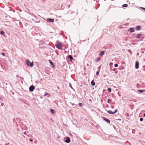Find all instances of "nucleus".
<instances>
[{
  "label": "nucleus",
  "instance_id": "obj_8",
  "mask_svg": "<svg viewBox=\"0 0 145 145\" xmlns=\"http://www.w3.org/2000/svg\"><path fill=\"white\" fill-rule=\"evenodd\" d=\"M129 31L130 32H133L135 31V28L134 27L131 28L129 29Z\"/></svg>",
  "mask_w": 145,
  "mask_h": 145
},
{
  "label": "nucleus",
  "instance_id": "obj_24",
  "mask_svg": "<svg viewBox=\"0 0 145 145\" xmlns=\"http://www.w3.org/2000/svg\"><path fill=\"white\" fill-rule=\"evenodd\" d=\"M78 105L81 106H82V104L81 103H78Z\"/></svg>",
  "mask_w": 145,
  "mask_h": 145
},
{
  "label": "nucleus",
  "instance_id": "obj_30",
  "mask_svg": "<svg viewBox=\"0 0 145 145\" xmlns=\"http://www.w3.org/2000/svg\"><path fill=\"white\" fill-rule=\"evenodd\" d=\"M140 121H143V119L142 118H140Z\"/></svg>",
  "mask_w": 145,
  "mask_h": 145
},
{
  "label": "nucleus",
  "instance_id": "obj_2",
  "mask_svg": "<svg viewBox=\"0 0 145 145\" xmlns=\"http://www.w3.org/2000/svg\"><path fill=\"white\" fill-rule=\"evenodd\" d=\"M35 89V86L33 85L30 86L29 88V90L30 92L33 91Z\"/></svg>",
  "mask_w": 145,
  "mask_h": 145
},
{
  "label": "nucleus",
  "instance_id": "obj_32",
  "mask_svg": "<svg viewBox=\"0 0 145 145\" xmlns=\"http://www.w3.org/2000/svg\"><path fill=\"white\" fill-rule=\"evenodd\" d=\"M140 8L145 11V8L144 7H140Z\"/></svg>",
  "mask_w": 145,
  "mask_h": 145
},
{
  "label": "nucleus",
  "instance_id": "obj_26",
  "mask_svg": "<svg viewBox=\"0 0 145 145\" xmlns=\"http://www.w3.org/2000/svg\"><path fill=\"white\" fill-rule=\"evenodd\" d=\"M118 111V110L117 109H116L114 111V112H113L114 114L116 113Z\"/></svg>",
  "mask_w": 145,
  "mask_h": 145
},
{
  "label": "nucleus",
  "instance_id": "obj_21",
  "mask_svg": "<svg viewBox=\"0 0 145 145\" xmlns=\"http://www.w3.org/2000/svg\"><path fill=\"white\" fill-rule=\"evenodd\" d=\"M0 33L2 35H4L5 34V32L3 31H0Z\"/></svg>",
  "mask_w": 145,
  "mask_h": 145
},
{
  "label": "nucleus",
  "instance_id": "obj_34",
  "mask_svg": "<svg viewBox=\"0 0 145 145\" xmlns=\"http://www.w3.org/2000/svg\"><path fill=\"white\" fill-rule=\"evenodd\" d=\"M28 133L27 132H26V131L24 133V134H25V135H26V133Z\"/></svg>",
  "mask_w": 145,
  "mask_h": 145
},
{
  "label": "nucleus",
  "instance_id": "obj_27",
  "mask_svg": "<svg viewBox=\"0 0 145 145\" xmlns=\"http://www.w3.org/2000/svg\"><path fill=\"white\" fill-rule=\"evenodd\" d=\"M1 54L3 56H5V54L3 52H2Z\"/></svg>",
  "mask_w": 145,
  "mask_h": 145
},
{
  "label": "nucleus",
  "instance_id": "obj_19",
  "mask_svg": "<svg viewBox=\"0 0 145 145\" xmlns=\"http://www.w3.org/2000/svg\"><path fill=\"white\" fill-rule=\"evenodd\" d=\"M50 111L51 113H55V110L53 109H50Z\"/></svg>",
  "mask_w": 145,
  "mask_h": 145
},
{
  "label": "nucleus",
  "instance_id": "obj_3",
  "mask_svg": "<svg viewBox=\"0 0 145 145\" xmlns=\"http://www.w3.org/2000/svg\"><path fill=\"white\" fill-rule=\"evenodd\" d=\"M55 45L56 47L59 50H61L62 49L63 45H58L55 44Z\"/></svg>",
  "mask_w": 145,
  "mask_h": 145
},
{
  "label": "nucleus",
  "instance_id": "obj_12",
  "mask_svg": "<svg viewBox=\"0 0 145 145\" xmlns=\"http://www.w3.org/2000/svg\"><path fill=\"white\" fill-rule=\"evenodd\" d=\"M137 91L139 92L142 93L145 91V89L138 90Z\"/></svg>",
  "mask_w": 145,
  "mask_h": 145
},
{
  "label": "nucleus",
  "instance_id": "obj_10",
  "mask_svg": "<svg viewBox=\"0 0 145 145\" xmlns=\"http://www.w3.org/2000/svg\"><path fill=\"white\" fill-rule=\"evenodd\" d=\"M105 51H102L99 54L100 56H102L104 54Z\"/></svg>",
  "mask_w": 145,
  "mask_h": 145
},
{
  "label": "nucleus",
  "instance_id": "obj_40",
  "mask_svg": "<svg viewBox=\"0 0 145 145\" xmlns=\"http://www.w3.org/2000/svg\"><path fill=\"white\" fill-rule=\"evenodd\" d=\"M105 76H106V75H105H105H104V76H104V77H105Z\"/></svg>",
  "mask_w": 145,
  "mask_h": 145
},
{
  "label": "nucleus",
  "instance_id": "obj_4",
  "mask_svg": "<svg viewBox=\"0 0 145 145\" xmlns=\"http://www.w3.org/2000/svg\"><path fill=\"white\" fill-rule=\"evenodd\" d=\"M65 142L67 143H69L70 142V139L69 137H67L65 141Z\"/></svg>",
  "mask_w": 145,
  "mask_h": 145
},
{
  "label": "nucleus",
  "instance_id": "obj_28",
  "mask_svg": "<svg viewBox=\"0 0 145 145\" xmlns=\"http://www.w3.org/2000/svg\"><path fill=\"white\" fill-rule=\"evenodd\" d=\"M114 66H115V67H118V65L117 64H114Z\"/></svg>",
  "mask_w": 145,
  "mask_h": 145
},
{
  "label": "nucleus",
  "instance_id": "obj_31",
  "mask_svg": "<svg viewBox=\"0 0 145 145\" xmlns=\"http://www.w3.org/2000/svg\"><path fill=\"white\" fill-rule=\"evenodd\" d=\"M0 101H3V98L1 97H0Z\"/></svg>",
  "mask_w": 145,
  "mask_h": 145
},
{
  "label": "nucleus",
  "instance_id": "obj_5",
  "mask_svg": "<svg viewBox=\"0 0 145 145\" xmlns=\"http://www.w3.org/2000/svg\"><path fill=\"white\" fill-rule=\"evenodd\" d=\"M103 120L104 121H105L106 122H107L108 123H110V121L108 119L104 117H103Z\"/></svg>",
  "mask_w": 145,
  "mask_h": 145
},
{
  "label": "nucleus",
  "instance_id": "obj_35",
  "mask_svg": "<svg viewBox=\"0 0 145 145\" xmlns=\"http://www.w3.org/2000/svg\"><path fill=\"white\" fill-rule=\"evenodd\" d=\"M69 86H70V87L71 88H72V86H71V84H69Z\"/></svg>",
  "mask_w": 145,
  "mask_h": 145
},
{
  "label": "nucleus",
  "instance_id": "obj_17",
  "mask_svg": "<svg viewBox=\"0 0 145 145\" xmlns=\"http://www.w3.org/2000/svg\"><path fill=\"white\" fill-rule=\"evenodd\" d=\"M91 85L93 86H95V82H94V81L93 80H92L91 82Z\"/></svg>",
  "mask_w": 145,
  "mask_h": 145
},
{
  "label": "nucleus",
  "instance_id": "obj_23",
  "mask_svg": "<svg viewBox=\"0 0 145 145\" xmlns=\"http://www.w3.org/2000/svg\"><path fill=\"white\" fill-rule=\"evenodd\" d=\"M107 90L110 92V93L111 91V89L110 88H109Z\"/></svg>",
  "mask_w": 145,
  "mask_h": 145
},
{
  "label": "nucleus",
  "instance_id": "obj_41",
  "mask_svg": "<svg viewBox=\"0 0 145 145\" xmlns=\"http://www.w3.org/2000/svg\"><path fill=\"white\" fill-rule=\"evenodd\" d=\"M111 63H110V64H111Z\"/></svg>",
  "mask_w": 145,
  "mask_h": 145
},
{
  "label": "nucleus",
  "instance_id": "obj_22",
  "mask_svg": "<svg viewBox=\"0 0 145 145\" xmlns=\"http://www.w3.org/2000/svg\"><path fill=\"white\" fill-rule=\"evenodd\" d=\"M100 58L99 57L97 58L96 59V62H98V61H99L100 60Z\"/></svg>",
  "mask_w": 145,
  "mask_h": 145
},
{
  "label": "nucleus",
  "instance_id": "obj_33",
  "mask_svg": "<svg viewBox=\"0 0 145 145\" xmlns=\"http://www.w3.org/2000/svg\"><path fill=\"white\" fill-rule=\"evenodd\" d=\"M48 94H48V93H44V96H46V95H48Z\"/></svg>",
  "mask_w": 145,
  "mask_h": 145
},
{
  "label": "nucleus",
  "instance_id": "obj_1",
  "mask_svg": "<svg viewBox=\"0 0 145 145\" xmlns=\"http://www.w3.org/2000/svg\"><path fill=\"white\" fill-rule=\"evenodd\" d=\"M25 63L29 67H32L33 66V62H30L28 60H26Z\"/></svg>",
  "mask_w": 145,
  "mask_h": 145
},
{
  "label": "nucleus",
  "instance_id": "obj_6",
  "mask_svg": "<svg viewBox=\"0 0 145 145\" xmlns=\"http://www.w3.org/2000/svg\"><path fill=\"white\" fill-rule=\"evenodd\" d=\"M54 20L53 19H51L50 18H48L47 19V21L53 23L54 22Z\"/></svg>",
  "mask_w": 145,
  "mask_h": 145
},
{
  "label": "nucleus",
  "instance_id": "obj_7",
  "mask_svg": "<svg viewBox=\"0 0 145 145\" xmlns=\"http://www.w3.org/2000/svg\"><path fill=\"white\" fill-rule=\"evenodd\" d=\"M139 62L137 61L135 63V67L136 69H138L139 68Z\"/></svg>",
  "mask_w": 145,
  "mask_h": 145
},
{
  "label": "nucleus",
  "instance_id": "obj_14",
  "mask_svg": "<svg viewBox=\"0 0 145 145\" xmlns=\"http://www.w3.org/2000/svg\"><path fill=\"white\" fill-rule=\"evenodd\" d=\"M49 61L50 63L52 65V66L54 67L55 65L53 63L51 60H49Z\"/></svg>",
  "mask_w": 145,
  "mask_h": 145
},
{
  "label": "nucleus",
  "instance_id": "obj_16",
  "mask_svg": "<svg viewBox=\"0 0 145 145\" xmlns=\"http://www.w3.org/2000/svg\"><path fill=\"white\" fill-rule=\"evenodd\" d=\"M141 26H137L136 27V28L137 30H140L141 28Z\"/></svg>",
  "mask_w": 145,
  "mask_h": 145
},
{
  "label": "nucleus",
  "instance_id": "obj_15",
  "mask_svg": "<svg viewBox=\"0 0 145 145\" xmlns=\"http://www.w3.org/2000/svg\"><path fill=\"white\" fill-rule=\"evenodd\" d=\"M107 112L110 114H114L113 112H112L110 110H108V111H107Z\"/></svg>",
  "mask_w": 145,
  "mask_h": 145
},
{
  "label": "nucleus",
  "instance_id": "obj_37",
  "mask_svg": "<svg viewBox=\"0 0 145 145\" xmlns=\"http://www.w3.org/2000/svg\"><path fill=\"white\" fill-rule=\"evenodd\" d=\"M29 140L30 141H31V142H32L33 141V140L31 139H29Z\"/></svg>",
  "mask_w": 145,
  "mask_h": 145
},
{
  "label": "nucleus",
  "instance_id": "obj_20",
  "mask_svg": "<svg viewBox=\"0 0 145 145\" xmlns=\"http://www.w3.org/2000/svg\"><path fill=\"white\" fill-rule=\"evenodd\" d=\"M122 6L123 7H127L128 6V5L127 4H124Z\"/></svg>",
  "mask_w": 145,
  "mask_h": 145
},
{
  "label": "nucleus",
  "instance_id": "obj_13",
  "mask_svg": "<svg viewBox=\"0 0 145 145\" xmlns=\"http://www.w3.org/2000/svg\"><path fill=\"white\" fill-rule=\"evenodd\" d=\"M21 101L24 103H25L26 104H28L27 103L28 102L27 101L25 100L22 99V100Z\"/></svg>",
  "mask_w": 145,
  "mask_h": 145
},
{
  "label": "nucleus",
  "instance_id": "obj_36",
  "mask_svg": "<svg viewBox=\"0 0 145 145\" xmlns=\"http://www.w3.org/2000/svg\"><path fill=\"white\" fill-rule=\"evenodd\" d=\"M116 70V68H114V69L112 70H113V71H115Z\"/></svg>",
  "mask_w": 145,
  "mask_h": 145
},
{
  "label": "nucleus",
  "instance_id": "obj_29",
  "mask_svg": "<svg viewBox=\"0 0 145 145\" xmlns=\"http://www.w3.org/2000/svg\"><path fill=\"white\" fill-rule=\"evenodd\" d=\"M110 101V99H108L107 100V102L108 103H109Z\"/></svg>",
  "mask_w": 145,
  "mask_h": 145
},
{
  "label": "nucleus",
  "instance_id": "obj_11",
  "mask_svg": "<svg viewBox=\"0 0 145 145\" xmlns=\"http://www.w3.org/2000/svg\"><path fill=\"white\" fill-rule=\"evenodd\" d=\"M56 44H57V45H62V43L61 42H59L58 40H57L56 41Z\"/></svg>",
  "mask_w": 145,
  "mask_h": 145
},
{
  "label": "nucleus",
  "instance_id": "obj_9",
  "mask_svg": "<svg viewBox=\"0 0 145 145\" xmlns=\"http://www.w3.org/2000/svg\"><path fill=\"white\" fill-rule=\"evenodd\" d=\"M68 58L70 59V61H72V60L74 59L72 57L71 55H69L68 56Z\"/></svg>",
  "mask_w": 145,
  "mask_h": 145
},
{
  "label": "nucleus",
  "instance_id": "obj_39",
  "mask_svg": "<svg viewBox=\"0 0 145 145\" xmlns=\"http://www.w3.org/2000/svg\"><path fill=\"white\" fill-rule=\"evenodd\" d=\"M144 117H145V113L144 114Z\"/></svg>",
  "mask_w": 145,
  "mask_h": 145
},
{
  "label": "nucleus",
  "instance_id": "obj_38",
  "mask_svg": "<svg viewBox=\"0 0 145 145\" xmlns=\"http://www.w3.org/2000/svg\"><path fill=\"white\" fill-rule=\"evenodd\" d=\"M18 75L17 74L16 75V77H18Z\"/></svg>",
  "mask_w": 145,
  "mask_h": 145
},
{
  "label": "nucleus",
  "instance_id": "obj_18",
  "mask_svg": "<svg viewBox=\"0 0 145 145\" xmlns=\"http://www.w3.org/2000/svg\"><path fill=\"white\" fill-rule=\"evenodd\" d=\"M142 36V35L141 34H138L136 36V37L137 38H139L140 37Z\"/></svg>",
  "mask_w": 145,
  "mask_h": 145
},
{
  "label": "nucleus",
  "instance_id": "obj_25",
  "mask_svg": "<svg viewBox=\"0 0 145 145\" xmlns=\"http://www.w3.org/2000/svg\"><path fill=\"white\" fill-rule=\"evenodd\" d=\"M99 71H97L96 72V75L97 76H98L99 74Z\"/></svg>",
  "mask_w": 145,
  "mask_h": 145
}]
</instances>
